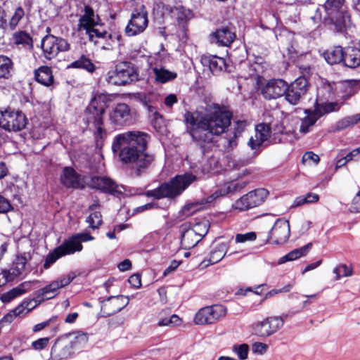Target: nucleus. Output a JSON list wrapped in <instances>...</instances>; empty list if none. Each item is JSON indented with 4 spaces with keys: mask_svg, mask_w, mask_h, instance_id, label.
I'll use <instances>...</instances> for the list:
<instances>
[{
    "mask_svg": "<svg viewBox=\"0 0 360 360\" xmlns=\"http://www.w3.org/2000/svg\"><path fill=\"white\" fill-rule=\"evenodd\" d=\"M186 130L192 139L199 143H212L214 136L224 133L231 124L232 114L217 104L207 106L205 112L197 110L184 114Z\"/></svg>",
    "mask_w": 360,
    "mask_h": 360,
    "instance_id": "nucleus-1",
    "label": "nucleus"
},
{
    "mask_svg": "<svg viewBox=\"0 0 360 360\" xmlns=\"http://www.w3.org/2000/svg\"><path fill=\"white\" fill-rule=\"evenodd\" d=\"M149 136L139 131H128L117 134L112 143V150L118 153L123 163L134 164L138 169L149 166L153 161V155L146 153Z\"/></svg>",
    "mask_w": 360,
    "mask_h": 360,
    "instance_id": "nucleus-2",
    "label": "nucleus"
},
{
    "mask_svg": "<svg viewBox=\"0 0 360 360\" xmlns=\"http://www.w3.org/2000/svg\"><path fill=\"white\" fill-rule=\"evenodd\" d=\"M196 179V176L191 173L177 175L157 188L147 191L146 194L148 197H153L156 199L164 198H174L181 195Z\"/></svg>",
    "mask_w": 360,
    "mask_h": 360,
    "instance_id": "nucleus-3",
    "label": "nucleus"
},
{
    "mask_svg": "<svg viewBox=\"0 0 360 360\" xmlns=\"http://www.w3.org/2000/svg\"><path fill=\"white\" fill-rule=\"evenodd\" d=\"M109 97L105 94H96L91 99L89 105L84 112L86 124H93L99 132L102 131L103 115L107 108Z\"/></svg>",
    "mask_w": 360,
    "mask_h": 360,
    "instance_id": "nucleus-4",
    "label": "nucleus"
},
{
    "mask_svg": "<svg viewBox=\"0 0 360 360\" xmlns=\"http://www.w3.org/2000/svg\"><path fill=\"white\" fill-rule=\"evenodd\" d=\"M165 53L158 52L148 57L147 62L150 74L154 82L157 84H165L174 81L177 77V73L167 69L162 65Z\"/></svg>",
    "mask_w": 360,
    "mask_h": 360,
    "instance_id": "nucleus-5",
    "label": "nucleus"
},
{
    "mask_svg": "<svg viewBox=\"0 0 360 360\" xmlns=\"http://www.w3.org/2000/svg\"><path fill=\"white\" fill-rule=\"evenodd\" d=\"M236 189V184L234 182L226 183L220 186L216 191H214L207 198H202L200 200L192 202L186 205L183 209V212L189 215L194 212L195 210L202 209L206 205H210L219 197L224 196Z\"/></svg>",
    "mask_w": 360,
    "mask_h": 360,
    "instance_id": "nucleus-6",
    "label": "nucleus"
},
{
    "mask_svg": "<svg viewBox=\"0 0 360 360\" xmlns=\"http://www.w3.org/2000/svg\"><path fill=\"white\" fill-rule=\"evenodd\" d=\"M285 316H274L257 321L252 325V330L257 336L265 338L273 335L283 326Z\"/></svg>",
    "mask_w": 360,
    "mask_h": 360,
    "instance_id": "nucleus-7",
    "label": "nucleus"
},
{
    "mask_svg": "<svg viewBox=\"0 0 360 360\" xmlns=\"http://www.w3.org/2000/svg\"><path fill=\"white\" fill-rule=\"evenodd\" d=\"M135 77L134 68L128 63L117 64L114 70L109 71L104 79L109 85L122 86L131 82Z\"/></svg>",
    "mask_w": 360,
    "mask_h": 360,
    "instance_id": "nucleus-8",
    "label": "nucleus"
},
{
    "mask_svg": "<svg viewBox=\"0 0 360 360\" xmlns=\"http://www.w3.org/2000/svg\"><path fill=\"white\" fill-rule=\"evenodd\" d=\"M26 126V117L20 111H0V127L8 131H18Z\"/></svg>",
    "mask_w": 360,
    "mask_h": 360,
    "instance_id": "nucleus-9",
    "label": "nucleus"
},
{
    "mask_svg": "<svg viewBox=\"0 0 360 360\" xmlns=\"http://www.w3.org/2000/svg\"><path fill=\"white\" fill-rule=\"evenodd\" d=\"M226 308L216 304L201 308L195 315L194 322L197 325L212 324L225 316Z\"/></svg>",
    "mask_w": 360,
    "mask_h": 360,
    "instance_id": "nucleus-10",
    "label": "nucleus"
},
{
    "mask_svg": "<svg viewBox=\"0 0 360 360\" xmlns=\"http://www.w3.org/2000/svg\"><path fill=\"white\" fill-rule=\"evenodd\" d=\"M290 236V223L284 218L278 219L269 232L267 242L274 245L285 243Z\"/></svg>",
    "mask_w": 360,
    "mask_h": 360,
    "instance_id": "nucleus-11",
    "label": "nucleus"
},
{
    "mask_svg": "<svg viewBox=\"0 0 360 360\" xmlns=\"http://www.w3.org/2000/svg\"><path fill=\"white\" fill-rule=\"evenodd\" d=\"M94 238L88 233H76L58 246L64 255H73L77 252H81L83 249L82 243L93 240Z\"/></svg>",
    "mask_w": 360,
    "mask_h": 360,
    "instance_id": "nucleus-12",
    "label": "nucleus"
},
{
    "mask_svg": "<svg viewBox=\"0 0 360 360\" xmlns=\"http://www.w3.org/2000/svg\"><path fill=\"white\" fill-rule=\"evenodd\" d=\"M109 120L112 124L117 127L130 124L132 120L130 107L124 103L116 104L109 112Z\"/></svg>",
    "mask_w": 360,
    "mask_h": 360,
    "instance_id": "nucleus-13",
    "label": "nucleus"
},
{
    "mask_svg": "<svg viewBox=\"0 0 360 360\" xmlns=\"http://www.w3.org/2000/svg\"><path fill=\"white\" fill-rule=\"evenodd\" d=\"M77 276L75 271H70L65 275H63L55 281L51 282L49 285L39 290V295L46 296L51 298L58 294L59 289L68 285Z\"/></svg>",
    "mask_w": 360,
    "mask_h": 360,
    "instance_id": "nucleus-14",
    "label": "nucleus"
},
{
    "mask_svg": "<svg viewBox=\"0 0 360 360\" xmlns=\"http://www.w3.org/2000/svg\"><path fill=\"white\" fill-rule=\"evenodd\" d=\"M288 89V84L281 79L269 80L261 87V92L266 99H276L283 96Z\"/></svg>",
    "mask_w": 360,
    "mask_h": 360,
    "instance_id": "nucleus-15",
    "label": "nucleus"
},
{
    "mask_svg": "<svg viewBox=\"0 0 360 360\" xmlns=\"http://www.w3.org/2000/svg\"><path fill=\"white\" fill-rule=\"evenodd\" d=\"M308 82L304 77H300L296 79L290 86L288 85V89L285 99L292 105H296L299 103L300 98L307 91Z\"/></svg>",
    "mask_w": 360,
    "mask_h": 360,
    "instance_id": "nucleus-16",
    "label": "nucleus"
},
{
    "mask_svg": "<svg viewBox=\"0 0 360 360\" xmlns=\"http://www.w3.org/2000/svg\"><path fill=\"white\" fill-rule=\"evenodd\" d=\"M69 339L64 336L59 338L51 350V355L53 360H67L73 356V351Z\"/></svg>",
    "mask_w": 360,
    "mask_h": 360,
    "instance_id": "nucleus-17",
    "label": "nucleus"
},
{
    "mask_svg": "<svg viewBox=\"0 0 360 360\" xmlns=\"http://www.w3.org/2000/svg\"><path fill=\"white\" fill-rule=\"evenodd\" d=\"M129 300L124 295L110 296L101 302V309L108 316L120 311L128 304Z\"/></svg>",
    "mask_w": 360,
    "mask_h": 360,
    "instance_id": "nucleus-18",
    "label": "nucleus"
},
{
    "mask_svg": "<svg viewBox=\"0 0 360 360\" xmlns=\"http://www.w3.org/2000/svg\"><path fill=\"white\" fill-rule=\"evenodd\" d=\"M271 129L266 124H257L255 127V134L248 141V146L252 150H257L264 143L269 141L271 138Z\"/></svg>",
    "mask_w": 360,
    "mask_h": 360,
    "instance_id": "nucleus-19",
    "label": "nucleus"
},
{
    "mask_svg": "<svg viewBox=\"0 0 360 360\" xmlns=\"http://www.w3.org/2000/svg\"><path fill=\"white\" fill-rule=\"evenodd\" d=\"M89 186L104 193L115 194L121 193L119 186L115 182L107 176H93L89 182Z\"/></svg>",
    "mask_w": 360,
    "mask_h": 360,
    "instance_id": "nucleus-20",
    "label": "nucleus"
},
{
    "mask_svg": "<svg viewBox=\"0 0 360 360\" xmlns=\"http://www.w3.org/2000/svg\"><path fill=\"white\" fill-rule=\"evenodd\" d=\"M181 233V246L184 249L194 248L200 241L199 236L190 230V223H184L180 226Z\"/></svg>",
    "mask_w": 360,
    "mask_h": 360,
    "instance_id": "nucleus-21",
    "label": "nucleus"
},
{
    "mask_svg": "<svg viewBox=\"0 0 360 360\" xmlns=\"http://www.w3.org/2000/svg\"><path fill=\"white\" fill-rule=\"evenodd\" d=\"M61 183L67 188H79L80 176L72 167H65L60 176Z\"/></svg>",
    "mask_w": 360,
    "mask_h": 360,
    "instance_id": "nucleus-22",
    "label": "nucleus"
},
{
    "mask_svg": "<svg viewBox=\"0 0 360 360\" xmlns=\"http://www.w3.org/2000/svg\"><path fill=\"white\" fill-rule=\"evenodd\" d=\"M202 63L207 65L213 74H217L226 70L225 59L217 56H208L202 58Z\"/></svg>",
    "mask_w": 360,
    "mask_h": 360,
    "instance_id": "nucleus-23",
    "label": "nucleus"
},
{
    "mask_svg": "<svg viewBox=\"0 0 360 360\" xmlns=\"http://www.w3.org/2000/svg\"><path fill=\"white\" fill-rule=\"evenodd\" d=\"M57 41L58 37L53 35H46L42 39L41 46L46 58L50 60L58 54Z\"/></svg>",
    "mask_w": 360,
    "mask_h": 360,
    "instance_id": "nucleus-24",
    "label": "nucleus"
},
{
    "mask_svg": "<svg viewBox=\"0 0 360 360\" xmlns=\"http://www.w3.org/2000/svg\"><path fill=\"white\" fill-rule=\"evenodd\" d=\"M35 80L44 86H50L53 84L54 78L51 68L41 66L34 71Z\"/></svg>",
    "mask_w": 360,
    "mask_h": 360,
    "instance_id": "nucleus-25",
    "label": "nucleus"
},
{
    "mask_svg": "<svg viewBox=\"0 0 360 360\" xmlns=\"http://www.w3.org/2000/svg\"><path fill=\"white\" fill-rule=\"evenodd\" d=\"M212 37L221 46H228L235 39L236 34L228 27L217 30L212 34Z\"/></svg>",
    "mask_w": 360,
    "mask_h": 360,
    "instance_id": "nucleus-26",
    "label": "nucleus"
},
{
    "mask_svg": "<svg viewBox=\"0 0 360 360\" xmlns=\"http://www.w3.org/2000/svg\"><path fill=\"white\" fill-rule=\"evenodd\" d=\"M31 288V283L30 282H24L21 284L18 285L17 287L13 288L11 290L2 294L0 297V300L3 302H10L17 297H19L27 292H28Z\"/></svg>",
    "mask_w": 360,
    "mask_h": 360,
    "instance_id": "nucleus-27",
    "label": "nucleus"
},
{
    "mask_svg": "<svg viewBox=\"0 0 360 360\" xmlns=\"http://www.w3.org/2000/svg\"><path fill=\"white\" fill-rule=\"evenodd\" d=\"M26 263L27 259L25 256H18L10 269L4 270V276H7V279L13 281L22 273Z\"/></svg>",
    "mask_w": 360,
    "mask_h": 360,
    "instance_id": "nucleus-28",
    "label": "nucleus"
},
{
    "mask_svg": "<svg viewBox=\"0 0 360 360\" xmlns=\"http://www.w3.org/2000/svg\"><path fill=\"white\" fill-rule=\"evenodd\" d=\"M227 252V245L223 242H214L211 248L209 262L210 264H214L221 261Z\"/></svg>",
    "mask_w": 360,
    "mask_h": 360,
    "instance_id": "nucleus-29",
    "label": "nucleus"
},
{
    "mask_svg": "<svg viewBox=\"0 0 360 360\" xmlns=\"http://www.w3.org/2000/svg\"><path fill=\"white\" fill-rule=\"evenodd\" d=\"M65 338L69 339L72 348L75 352L81 349L88 342V335L82 331L70 333L64 335Z\"/></svg>",
    "mask_w": 360,
    "mask_h": 360,
    "instance_id": "nucleus-30",
    "label": "nucleus"
},
{
    "mask_svg": "<svg viewBox=\"0 0 360 360\" xmlns=\"http://www.w3.org/2000/svg\"><path fill=\"white\" fill-rule=\"evenodd\" d=\"M343 63L350 68L360 65V50L355 48H348L344 53Z\"/></svg>",
    "mask_w": 360,
    "mask_h": 360,
    "instance_id": "nucleus-31",
    "label": "nucleus"
},
{
    "mask_svg": "<svg viewBox=\"0 0 360 360\" xmlns=\"http://www.w3.org/2000/svg\"><path fill=\"white\" fill-rule=\"evenodd\" d=\"M304 112L306 113V116L301 120L300 127V132L303 135L309 133L311 131V127L319 119L314 110H306Z\"/></svg>",
    "mask_w": 360,
    "mask_h": 360,
    "instance_id": "nucleus-32",
    "label": "nucleus"
},
{
    "mask_svg": "<svg viewBox=\"0 0 360 360\" xmlns=\"http://www.w3.org/2000/svg\"><path fill=\"white\" fill-rule=\"evenodd\" d=\"M344 53L341 46H335L324 52L323 57L328 64L334 65L343 62Z\"/></svg>",
    "mask_w": 360,
    "mask_h": 360,
    "instance_id": "nucleus-33",
    "label": "nucleus"
},
{
    "mask_svg": "<svg viewBox=\"0 0 360 360\" xmlns=\"http://www.w3.org/2000/svg\"><path fill=\"white\" fill-rule=\"evenodd\" d=\"M312 245L311 243L304 245L300 248L295 249L285 255V256L281 257L278 259V264H282L288 261H293L297 259L300 258L307 255L309 250L311 249Z\"/></svg>",
    "mask_w": 360,
    "mask_h": 360,
    "instance_id": "nucleus-34",
    "label": "nucleus"
},
{
    "mask_svg": "<svg viewBox=\"0 0 360 360\" xmlns=\"http://www.w3.org/2000/svg\"><path fill=\"white\" fill-rule=\"evenodd\" d=\"M340 108V105L337 102L319 103L316 100L314 103V109L313 110L320 118L326 114L338 111Z\"/></svg>",
    "mask_w": 360,
    "mask_h": 360,
    "instance_id": "nucleus-35",
    "label": "nucleus"
},
{
    "mask_svg": "<svg viewBox=\"0 0 360 360\" xmlns=\"http://www.w3.org/2000/svg\"><path fill=\"white\" fill-rule=\"evenodd\" d=\"M172 17L178 22H187L193 19V12L184 6H177L172 11Z\"/></svg>",
    "mask_w": 360,
    "mask_h": 360,
    "instance_id": "nucleus-36",
    "label": "nucleus"
},
{
    "mask_svg": "<svg viewBox=\"0 0 360 360\" xmlns=\"http://www.w3.org/2000/svg\"><path fill=\"white\" fill-rule=\"evenodd\" d=\"M247 127V122L245 120H238L234 123L233 136L227 138V148H233L237 146L236 139L245 130Z\"/></svg>",
    "mask_w": 360,
    "mask_h": 360,
    "instance_id": "nucleus-37",
    "label": "nucleus"
},
{
    "mask_svg": "<svg viewBox=\"0 0 360 360\" xmlns=\"http://www.w3.org/2000/svg\"><path fill=\"white\" fill-rule=\"evenodd\" d=\"M86 30V32L91 40H93L94 37L98 38H105L107 36L110 37L108 32L104 30L101 25L103 24H81Z\"/></svg>",
    "mask_w": 360,
    "mask_h": 360,
    "instance_id": "nucleus-38",
    "label": "nucleus"
},
{
    "mask_svg": "<svg viewBox=\"0 0 360 360\" xmlns=\"http://www.w3.org/2000/svg\"><path fill=\"white\" fill-rule=\"evenodd\" d=\"M273 130V138L271 142L273 143H280L282 142L284 140H288L287 139H283V137H276L277 135L281 136H291L293 135V132H292L290 130H286L284 127L283 123L281 122H277L274 124L272 127ZM289 141H291V139H288Z\"/></svg>",
    "mask_w": 360,
    "mask_h": 360,
    "instance_id": "nucleus-39",
    "label": "nucleus"
},
{
    "mask_svg": "<svg viewBox=\"0 0 360 360\" xmlns=\"http://www.w3.org/2000/svg\"><path fill=\"white\" fill-rule=\"evenodd\" d=\"M148 22V12L142 4H138L132 11L129 22Z\"/></svg>",
    "mask_w": 360,
    "mask_h": 360,
    "instance_id": "nucleus-40",
    "label": "nucleus"
},
{
    "mask_svg": "<svg viewBox=\"0 0 360 360\" xmlns=\"http://www.w3.org/2000/svg\"><path fill=\"white\" fill-rule=\"evenodd\" d=\"M12 68V60L7 56L0 55V79H9Z\"/></svg>",
    "mask_w": 360,
    "mask_h": 360,
    "instance_id": "nucleus-41",
    "label": "nucleus"
},
{
    "mask_svg": "<svg viewBox=\"0 0 360 360\" xmlns=\"http://www.w3.org/2000/svg\"><path fill=\"white\" fill-rule=\"evenodd\" d=\"M255 207L262 205L269 195V191L265 188H258L248 193Z\"/></svg>",
    "mask_w": 360,
    "mask_h": 360,
    "instance_id": "nucleus-42",
    "label": "nucleus"
},
{
    "mask_svg": "<svg viewBox=\"0 0 360 360\" xmlns=\"http://www.w3.org/2000/svg\"><path fill=\"white\" fill-rule=\"evenodd\" d=\"M232 207L234 210L243 212L254 208L255 207L252 202V200H250L248 193H246L236 200L233 204Z\"/></svg>",
    "mask_w": 360,
    "mask_h": 360,
    "instance_id": "nucleus-43",
    "label": "nucleus"
},
{
    "mask_svg": "<svg viewBox=\"0 0 360 360\" xmlns=\"http://www.w3.org/2000/svg\"><path fill=\"white\" fill-rule=\"evenodd\" d=\"M164 313V311H162L160 314L158 321V326L174 327L180 325L181 319L177 315L173 314L170 317H166L163 316Z\"/></svg>",
    "mask_w": 360,
    "mask_h": 360,
    "instance_id": "nucleus-44",
    "label": "nucleus"
},
{
    "mask_svg": "<svg viewBox=\"0 0 360 360\" xmlns=\"http://www.w3.org/2000/svg\"><path fill=\"white\" fill-rule=\"evenodd\" d=\"M262 72V67L258 63H255L253 64H250L247 65V74H243L241 75L242 77L248 79L249 78H252L256 80H258L260 77V75Z\"/></svg>",
    "mask_w": 360,
    "mask_h": 360,
    "instance_id": "nucleus-45",
    "label": "nucleus"
},
{
    "mask_svg": "<svg viewBox=\"0 0 360 360\" xmlns=\"http://www.w3.org/2000/svg\"><path fill=\"white\" fill-rule=\"evenodd\" d=\"M70 67L73 68H82L92 72L95 70V66L90 59L84 56H82L78 60L71 63Z\"/></svg>",
    "mask_w": 360,
    "mask_h": 360,
    "instance_id": "nucleus-46",
    "label": "nucleus"
},
{
    "mask_svg": "<svg viewBox=\"0 0 360 360\" xmlns=\"http://www.w3.org/2000/svg\"><path fill=\"white\" fill-rule=\"evenodd\" d=\"M100 20L98 14H96L89 6H84L79 22H98Z\"/></svg>",
    "mask_w": 360,
    "mask_h": 360,
    "instance_id": "nucleus-47",
    "label": "nucleus"
},
{
    "mask_svg": "<svg viewBox=\"0 0 360 360\" xmlns=\"http://www.w3.org/2000/svg\"><path fill=\"white\" fill-rule=\"evenodd\" d=\"M208 228L207 221H200L193 225L190 223V230L199 236L200 240L207 233Z\"/></svg>",
    "mask_w": 360,
    "mask_h": 360,
    "instance_id": "nucleus-48",
    "label": "nucleus"
},
{
    "mask_svg": "<svg viewBox=\"0 0 360 360\" xmlns=\"http://www.w3.org/2000/svg\"><path fill=\"white\" fill-rule=\"evenodd\" d=\"M15 43L29 47L32 46V39L29 34L24 31L17 32L13 34Z\"/></svg>",
    "mask_w": 360,
    "mask_h": 360,
    "instance_id": "nucleus-49",
    "label": "nucleus"
},
{
    "mask_svg": "<svg viewBox=\"0 0 360 360\" xmlns=\"http://www.w3.org/2000/svg\"><path fill=\"white\" fill-rule=\"evenodd\" d=\"M65 256L60 251L58 247L56 248L51 252H50L45 259L44 268L48 269L50 266L55 263L58 259Z\"/></svg>",
    "mask_w": 360,
    "mask_h": 360,
    "instance_id": "nucleus-50",
    "label": "nucleus"
},
{
    "mask_svg": "<svg viewBox=\"0 0 360 360\" xmlns=\"http://www.w3.org/2000/svg\"><path fill=\"white\" fill-rule=\"evenodd\" d=\"M86 221L91 229H97L102 224V215L100 211L91 212L89 216L86 217Z\"/></svg>",
    "mask_w": 360,
    "mask_h": 360,
    "instance_id": "nucleus-51",
    "label": "nucleus"
},
{
    "mask_svg": "<svg viewBox=\"0 0 360 360\" xmlns=\"http://www.w3.org/2000/svg\"><path fill=\"white\" fill-rule=\"evenodd\" d=\"M360 121V113L352 116L347 117L340 120L338 124V129H344L345 128L354 126Z\"/></svg>",
    "mask_w": 360,
    "mask_h": 360,
    "instance_id": "nucleus-52",
    "label": "nucleus"
},
{
    "mask_svg": "<svg viewBox=\"0 0 360 360\" xmlns=\"http://www.w3.org/2000/svg\"><path fill=\"white\" fill-rule=\"evenodd\" d=\"M333 13H335V22H350L352 20L349 11L344 6L335 11Z\"/></svg>",
    "mask_w": 360,
    "mask_h": 360,
    "instance_id": "nucleus-53",
    "label": "nucleus"
},
{
    "mask_svg": "<svg viewBox=\"0 0 360 360\" xmlns=\"http://www.w3.org/2000/svg\"><path fill=\"white\" fill-rule=\"evenodd\" d=\"M148 24H127L125 27V33L129 37H133L143 32Z\"/></svg>",
    "mask_w": 360,
    "mask_h": 360,
    "instance_id": "nucleus-54",
    "label": "nucleus"
},
{
    "mask_svg": "<svg viewBox=\"0 0 360 360\" xmlns=\"http://www.w3.org/2000/svg\"><path fill=\"white\" fill-rule=\"evenodd\" d=\"M345 0H326L324 4V8L329 15L333 14V12L343 7Z\"/></svg>",
    "mask_w": 360,
    "mask_h": 360,
    "instance_id": "nucleus-55",
    "label": "nucleus"
},
{
    "mask_svg": "<svg viewBox=\"0 0 360 360\" xmlns=\"http://www.w3.org/2000/svg\"><path fill=\"white\" fill-rule=\"evenodd\" d=\"M333 273L335 274V280H339L341 277L350 276L352 274V270L346 264H340L333 269Z\"/></svg>",
    "mask_w": 360,
    "mask_h": 360,
    "instance_id": "nucleus-56",
    "label": "nucleus"
},
{
    "mask_svg": "<svg viewBox=\"0 0 360 360\" xmlns=\"http://www.w3.org/2000/svg\"><path fill=\"white\" fill-rule=\"evenodd\" d=\"M218 172V162L215 158H210L202 166V172L204 175Z\"/></svg>",
    "mask_w": 360,
    "mask_h": 360,
    "instance_id": "nucleus-57",
    "label": "nucleus"
},
{
    "mask_svg": "<svg viewBox=\"0 0 360 360\" xmlns=\"http://www.w3.org/2000/svg\"><path fill=\"white\" fill-rule=\"evenodd\" d=\"M33 300H24L22 304L13 309V313L18 316H23L30 312L34 307H28V304H32Z\"/></svg>",
    "mask_w": 360,
    "mask_h": 360,
    "instance_id": "nucleus-58",
    "label": "nucleus"
},
{
    "mask_svg": "<svg viewBox=\"0 0 360 360\" xmlns=\"http://www.w3.org/2000/svg\"><path fill=\"white\" fill-rule=\"evenodd\" d=\"M232 350L240 360H245L248 358L249 346L247 344L235 345Z\"/></svg>",
    "mask_w": 360,
    "mask_h": 360,
    "instance_id": "nucleus-59",
    "label": "nucleus"
},
{
    "mask_svg": "<svg viewBox=\"0 0 360 360\" xmlns=\"http://www.w3.org/2000/svg\"><path fill=\"white\" fill-rule=\"evenodd\" d=\"M320 161L319 156L312 151L306 152L302 156V162L305 164L317 165Z\"/></svg>",
    "mask_w": 360,
    "mask_h": 360,
    "instance_id": "nucleus-60",
    "label": "nucleus"
},
{
    "mask_svg": "<svg viewBox=\"0 0 360 360\" xmlns=\"http://www.w3.org/2000/svg\"><path fill=\"white\" fill-rule=\"evenodd\" d=\"M256 238V233L252 231L246 233H238L236 236V242L245 243L247 241H254Z\"/></svg>",
    "mask_w": 360,
    "mask_h": 360,
    "instance_id": "nucleus-61",
    "label": "nucleus"
},
{
    "mask_svg": "<svg viewBox=\"0 0 360 360\" xmlns=\"http://www.w3.org/2000/svg\"><path fill=\"white\" fill-rule=\"evenodd\" d=\"M269 349L266 343L256 342L252 345V352L255 354L262 355L265 354Z\"/></svg>",
    "mask_w": 360,
    "mask_h": 360,
    "instance_id": "nucleus-62",
    "label": "nucleus"
},
{
    "mask_svg": "<svg viewBox=\"0 0 360 360\" xmlns=\"http://www.w3.org/2000/svg\"><path fill=\"white\" fill-rule=\"evenodd\" d=\"M49 338H43L34 341L32 344L33 348L36 350H41L44 349L49 344Z\"/></svg>",
    "mask_w": 360,
    "mask_h": 360,
    "instance_id": "nucleus-63",
    "label": "nucleus"
},
{
    "mask_svg": "<svg viewBox=\"0 0 360 360\" xmlns=\"http://www.w3.org/2000/svg\"><path fill=\"white\" fill-rule=\"evenodd\" d=\"M350 209L352 212H360V191L354 197Z\"/></svg>",
    "mask_w": 360,
    "mask_h": 360,
    "instance_id": "nucleus-64",
    "label": "nucleus"
}]
</instances>
